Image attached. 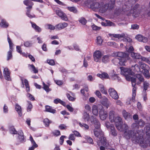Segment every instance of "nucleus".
Instances as JSON below:
<instances>
[{"instance_id": "nucleus-1", "label": "nucleus", "mask_w": 150, "mask_h": 150, "mask_svg": "<svg viewBox=\"0 0 150 150\" xmlns=\"http://www.w3.org/2000/svg\"><path fill=\"white\" fill-rule=\"evenodd\" d=\"M109 115L110 122H115V126L119 131L124 132V136L126 139H131L133 143H139L140 146L143 148L146 147L148 145L150 146V127H146L147 138L144 139L143 135L144 133L143 130L137 131L136 133L132 130L127 131L129 128L128 125L125 123L123 124L120 117L119 116L115 117V112L113 111H110Z\"/></svg>"}, {"instance_id": "nucleus-2", "label": "nucleus", "mask_w": 150, "mask_h": 150, "mask_svg": "<svg viewBox=\"0 0 150 150\" xmlns=\"http://www.w3.org/2000/svg\"><path fill=\"white\" fill-rule=\"evenodd\" d=\"M90 120L94 125L95 128L93 132L95 136L99 138L97 142L98 145L100 147V150H105L107 147L108 144L106 142V138L103 137V132L100 129L99 122L93 116L91 117Z\"/></svg>"}, {"instance_id": "nucleus-3", "label": "nucleus", "mask_w": 150, "mask_h": 150, "mask_svg": "<svg viewBox=\"0 0 150 150\" xmlns=\"http://www.w3.org/2000/svg\"><path fill=\"white\" fill-rule=\"evenodd\" d=\"M120 69L121 74L125 77L127 81H131L132 86H136L137 80H139L141 82L144 81L143 78L140 74H136L135 77L132 76L134 75V73L130 68L121 67Z\"/></svg>"}, {"instance_id": "nucleus-4", "label": "nucleus", "mask_w": 150, "mask_h": 150, "mask_svg": "<svg viewBox=\"0 0 150 150\" xmlns=\"http://www.w3.org/2000/svg\"><path fill=\"white\" fill-rule=\"evenodd\" d=\"M114 57L121 58L120 59L119 64L121 65H125L127 64V61L129 60L130 58L129 54L126 53L122 52H116L113 54Z\"/></svg>"}, {"instance_id": "nucleus-5", "label": "nucleus", "mask_w": 150, "mask_h": 150, "mask_svg": "<svg viewBox=\"0 0 150 150\" xmlns=\"http://www.w3.org/2000/svg\"><path fill=\"white\" fill-rule=\"evenodd\" d=\"M115 0H110L109 4H104L103 2L100 3L98 11L101 13H105L108 9L111 10L115 7Z\"/></svg>"}, {"instance_id": "nucleus-6", "label": "nucleus", "mask_w": 150, "mask_h": 150, "mask_svg": "<svg viewBox=\"0 0 150 150\" xmlns=\"http://www.w3.org/2000/svg\"><path fill=\"white\" fill-rule=\"evenodd\" d=\"M108 36L112 40H115V38H117L119 39L122 38V40L123 42H129L132 41V40L128 37H126L124 34H108Z\"/></svg>"}, {"instance_id": "nucleus-7", "label": "nucleus", "mask_w": 150, "mask_h": 150, "mask_svg": "<svg viewBox=\"0 0 150 150\" xmlns=\"http://www.w3.org/2000/svg\"><path fill=\"white\" fill-rule=\"evenodd\" d=\"M140 64V67L144 71L143 72L144 74L145 77L147 78H149L150 76L149 73V66L144 63Z\"/></svg>"}, {"instance_id": "nucleus-8", "label": "nucleus", "mask_w": 150, "mask_h": 150, "mask_svg": "<svg viewBox=\"0 0 150 150\" xmlns=\"http://www.w3.org/2000/svg\"><path fill=\"white\" fill-rule=\"evenodd\" d=\"M103 108V107L100 104L93 105L92 106V112L94 115L98 116V109L100 110Z\"/></svg>"}, {"instance_id": "nucleus-9", "label": "nucleus", "mask_w": 150, "mask_h": 150, "mask_svg": "<svg viewBox=\"0 0 150 150\" xmlns=\"http://www.w3.org/2000/svg\"><path fill=\"white\" fill-rule=\"evenodd\" d=\"M133 87L132 89V98H128L127 101V103L128 105L131 104L132 102H134L135 101V97L136 96V92L137 90V87L136 86H132Z\"/></svg>"}, {"instance_id": "nucleus-10", "label": "nucleus", "mask_w": 150, "mask_h": 150, "mask_svg": "<svg viewBox=\"0 0 150 150\" xmlns=\"http://www.w3.org/2000/svg\"><path fill=\"white\" fill-rule=\"evenodd\" d=\"M18 138L17 139V144L24 142H25V139L24 138L23 133L21 130H20L18 131Z\"/></svg>"}, {"instance_id": "nucleus-11", "label": "nucleus", "mask_w": 150, "mask_h": 150, "mask_svg": "<svg viewBox=\"0 0 150 150\" xmlns=\"http://www.w3.org/2000/svg\"><path fill=\"white\" fill-rule=\"evenodd\" d=\"M99 114L100 119L102 120H105L108 117V113L107 111L105 110L103 108L100 110Z\"/></svg>"}, {"instance_id": "nucleus-12", "label": "nucleus", "mask_w": 150, "mask_h": 150, "mask_svg": "<svg viewBox=\"0 0 150 150\" xmlns=\"http://www.w3.org/2000/svg\"><path fill=\"white\" fill-rule=\"evenodd\" d=\"M108 93L110 96L113 99L117 100L119 98V96L117 91L112 88H110L108 90Z\"/></svg>"}, {"instance_id": "nucleus-13", "label": "nucleus", "mask_w": 150, "mask_h": 150, "mask_svg": "<svg viewBox=\"0 0 150 150\" xmlns=\"http://www.w3.org/2000/svg\"><path fill=\"white\" fill-rule=\"evenodd\" d=\"M101 56V52L99 50H96L93 53L94 60L96 62H100Z\"/></svg>"}, {"instance_id": "nucleus-14", "label": "nucleus", "mask_w": 150, "mask_h": 150, "mask_svg": "<svg viewBox=\"0 0 150 150\" xmlns=\"http://www.w3.org/2000/svg\"><path fill=\"white\" fill-rule=\"evenodd\" d=\"M139 6V5L138 4L136 5L133 8V9H131L130 11H129V10H127V9L128 8L127 7H126V9H123V11L125 12V14L127 15L128 16H129L131 14H133V15L134 16V12L136 11V9H137V8Z\"/></svg>"}, {"instance_id": "nucleus-15", "label": "nucleus", "mask_w": 150, "mask_h": 150, "mask_svg": "<svg viewBox=\"0 0 150 150\" xmlns=\"http://www.w3.org/2000/svg\"><path fill=\"white\" fill-rule=\"evenodd\" d=\"M56 13L62 20L65 21H67L68 20L66 15L61 10L58 9L56 10Z\"/></svg>"}, {"instance_id": "nucleus-16", "label": "nucleus", "mask_w": 150, "mask_h": 150, "mask_svg": "<svg viewBox=\"0 0 150 150\" xmlns=\"http://www.w3.org/2000/svg\"><path fill=\"white\" fill-rule=\"evenodd\" d=\"M102 100H103L101 102V103L106 108H108L110 104L108 99L105 96H104L102 97Z\"/></svg>"}, {"instance_id": "nucleus-17", "label": "nucleus", "mask_w": 150, "mask_h": 150, "mask_svg": "<svg viewBox=\"0 0 150 150\" xmlns=\"http://www.w3.org/2000/svg\"><path fill=\"white\" fill-rule=\"evenodd\" d=\"M3 74L5 79L8 81L11 80V78L10 76V72L7 68H5L4 69Z\"/></svg>"}, {"instance_id": "nucleus-18", "label": "nucleus", "mask_w": 150, "mask_h": 150, "mask_svg": "<svg viewBox=\"0 0 150 150\" xmlns=\"http://www.w3.org/2000/svg\"><path fill=\"white\" fill-rule=\"evenodd\" d=\"M100 3H93L91 5V8L94 11H98Z\"/></svg>"}, {"instance_id": "nucleus-19", "label": "nucleus", "mask_w": 150, "mask_h": 150, "mask_svg": "<svg viewBox=\"0 0 150 150\" xmlns=\"http://www.w3.org/2000/svg\"><path fill=\"white\" fill-rule=\"evenodd\" d=\"M135 38L139 41L143 42H147L148 41V39L146 38L145 37L141 35H136Z\"/></svg>"}, {"instance_id": "nucleus-20", "label": "nucleus", "mask_w": 150, "mask_h": 150, "mask_svg": "<svg viewBox=\"0 0 150 150\" xmlns=\"http://www.w3.org/2000/svg\"><path fill=\"white\" fill-rule=\"evenodd\" d=\"M68 24L66 23H60L56 25V28L60 30L67 27Z\"/></svg>"}, {"instance_id": "nucleus-21", "label": "nucleus", "mask_w": 150, "mask_h": 150, "mask_svg": "<svg viewBox=\"0 0 150 150\" xmlns=\"http://www.w3.org/2000/svg\"><path fill=\"white\" fill-rule=\"evenodd\" d=\"M131 57L134 59H139L141 57V55L139 53H135L133 52H131Z\"/></svg>"}, {"instance_id": "nucleus-22", "label": "nucleus", "mask_w": 150, "mask_h": 150, "mask_svg": "<svg viewBox=\"0 0 150 150\" xmlns=\"http://www.w3.org/2000/svg\"><path fill=\"white\" fill-rule=\"evenodd\" d=\"M23 3L25 5L28 6L26 7L27 9H31L32 6L33 5V2L29 0H25L23 1Z\"/></svg>"}, {"instance_id": "nucleus-23", "label": "nucleus", "mask_w": 150, "mask_h": 150, "mask_svg": "<svg viewBox=\"0 0 150 150\" xmlns=\"http://www.w3.org/2000/svg\"><path fill=\"white\" fill-rule=\"evenodd\" d=\"M0 26L2 28H7L9 26V24L5 19H2L0 23Z\"/></svg>"}, {"instance_id": "nucleus-24", "label": "nucleus", "mask_w": 150, "mask_h": 150, "mask_svg": "<svg viewBox=\"0 0 150 150\" xmlns=\"http://www.w3.org/2000/svg\"><path fill=\"white\" fill-rule=\"evenodd\" d=\"M70 93L71 94L68 93L66 94L68 99L71 101H75L76 99V98L74 97L75 94L71 92H70Z\"/></svg>"}, {"instance_id": "nucleus-25", "label": "nucleus", "mask_w": 150, "mask_h": 150, "mask_svg": "<svg viewBox=\"0 0 150 150\" xmlns=\"http://www.w3.org/2000/svg\"><path fill=\"white\" fill-rule=\"evenodd\" d=\"M122 114L125 119L127 120L132 118V116L130 113L127 112L125 110H122Z\"/></svg>"}, {"instance_id": "nucleus-26", "label": "nucleus", "mask_w": 150, "mask_h": 150, "mask_svg": "<svg viewBox=\"0 0 150 150\" xmlns=\"http://www.w3.org/2000/svg\"><path fill=\"white\" fill-rule=\"evenodd\" d=\"M32 27L35 31L38 32H40L42 30L38 26H37L35 23L31 22Z\"/></svg>"}, {"instance_id": "nucleus-27", "label": "nucleus", "mask_w": 150, "mask_h": 150, "mask_svg": "<svg viewBox=\"0 0 150 150\" xmlns=\"http://www.w3.org/2000/svg\"><path fill=\"white\" fill-rule=\"evenodd\" d=\"M110 132V134L113 136H116L117 135V132L113 126H111Z\"/></svg>"}, {"instance_id": "nucleus-28", "label": "nucleus", "mask_w": 150, "mask_h": 150, "mask_svg": "<svg viewBox=\"0 0 150 150\" xmlns=\"http://www.w3.org/2000/svg\"><path fill=\"white\" fill-rule=\"evenodd\" d=\"M101 24L102 26H112L113 23L109 21L105 20V21L102 22Z\"/></svg>"}, {"instance_id": "nucleus-29", "label": "nucleus", "mask_w": 150, "mask_h": 150, "mask_svg": "<svg viewBox=\"0 0 150 150\" xmlns=\"http://www.w3.org/2000/svg\"><path fill=\"white\" fill-rule=\"evenodd\" d=\"M97 76L103 79H108L109 78L108 74L105 73H103L101 74H97Z\"/></svg>"}, {"instance_id": "nucleus-30", "label": "nucleus", "mask_w": 150, "mask_h": 150, "mask_svg": "<svg viewBox=\"0 0 150 150\" xmlns=\"http://www.w3.org/2000/svg\"><path fill=\"white\" fill-rule=\"evenodd\" d=\"M15 109L18 112L19 115L20 116L22 114V109L21 106L18 104L16 103L15 104Z\"/></svg>"}, {"instance_id": "nucleus-31", "label": "nucleus", "mask_w": 150, "mask_h": 150, "mask_svg": "<svg viewBox=\"0 0 150 150\" xmlns=\"http://www.w3.org/2000/svg\"><path fill=\"white\" fill-rule=\"evenodd\" d=\"M45 110L47 112H49L52 113H55L56 110L52 108V107L49 106H45Z\"/></svg>"}, {"instance_id": "nucleus-32", "label": "nucleus", "mask_w": 150, "mask_h": 150, "mask_svg": "<svg viewBox=\"0 0 150 150\" xmlns=\"http://www.w3.org/2000/svg\"><path fill=\"white\" fill-rule=\"evenodd\" d=\"M83 118L85 121L88 122L90 120V116L88 113L86 112H84L83 113Z\"/></svg>"}, {"instance_id": "nucleus-33", "label": "nucleus", "mask_w": 150, "mask_h": 150, "mask_svg": "<svg viewBox=\"0 0 150 150\" xmlns=\"http://www.w3.org/2000/svg\"><path fill=\"white\" fill-rule=\"evenodd\" d=\"M91 59V57L90 56H87L85 57L84 59L83 65L85 67H86L88 65L87 61H89Z\"/></svg>"}, {"instance_id": "nucleus-34", "label": "nucleus", "mask_w": 150, "mask_h": 150, "mask_svg": "<svg viewBox=\"0 0 150 150\" xmlns=\"http://www.w3.org/2000/svg\"><path fill=\"white\" fill-rule=\"evenodd\" d=\"M79 125L80 127L85 130H88L89 129V126L86 124L84 123H81V122H79Z\"/></svg>"}, {"instance_id": "nucleus-35", "label": "nucleus", "mask_w": 150, "mask_h": 150, "mask_svg": "<svg viewBox=\"0 0 150 150\" xmlns=\"http://www.w3.org/2000/svg\"><path fill=\"white\" fill-rule=\"evenodd\" d=\"M31 9H27V11L26 12V15L29 18H35V16L34 14H31L30 11Z\"/></svg>"}, {"instance_id": "nucleus-36", "label": "nucleus", "mask_w": 150, "mask_h": 150, "mask_svg": "<svg viewBox=\"0 0 150 150\" xmlns=\"http://www.w3.org/2000/svg\"><path fill=\"white\" fill-rule=\"evenodd\" d=\"M110 58L108 56L105 55L102 58V61L104 63H106L109 61Z\"/></svg>"}, {"instance_id": "nucleus-37", "label": "nucleus", "mask_w": 150, "mask_h": 150, "mask_svg": "<svg viewBox=\"0 0 150 150\" xmlns=\"http://www.w3.org/2000/svg\"><path fill=\"white\" fill-rule=\"evenodd\" d=\"M45 27L46 29L50 30H54L56 28V26L55 27L52 25L50 24H46L45 25Z\"/></svg>"}, {"instance_id": "nucleus-38", "label": "nucleus", "mask_w": 150, "mask_h": 150, "mask_svg": "<svg viewBox=\"0 0 150 150\" xmlns=\"http://www.w3.org/2000/svg\"><path fill=\"white\" fill-rule=\"evenodd\" d=\"M43 122L45 126L48 127L49 126L50 124L51 123V121L49 120L48 118H46L44 119Z\"/></svg>"}, {"instance_id": "nucleus-39", "label": "nucleus", "mask_w": 150, "mask_h": 150, "mask_svg": "<svg viewBox=\"0 0 150 150\" xmlns=\"http://www.w3.org/2000/svg\"><path fill=\"white\" fill-rule=\"evenodd\" d=\"M29 139L32 144V145L35 147H38V145L36 143L32 137L30 135Z\"/></svg>"}, {"instance_id": "nucleus-40", "label": "nucleus", "mask_w": 150, "mask_h": 150, "mask_svg": "<svg viewBox=\"0 0 150 150\" xmlns=\"http://www.w3.org/2000/svg\"><path fill=\"white\" fill-rule=\"evenodd\" d=\"M54 102L56 104L59 103L63 105L65 104V103L64 101L58 98L54 99Z\"/></svg>"}, {"instance_id": "nucleus-41", "label": "nucleus", "mask_w": 150, "mask_h": 150, "mask_svg": "<svg viewBox=\"0 0 150 150\" xmlns=\"http://www.w3.org/2000/svg\"><path fill=\"white\" fill-rule=\"evenodd\" d=\"M7 40L8 42L9 47H10V50H12L13 49V43H12L11 40L10 38L8 35L7 37Z\"/></svg>"}, {"instance_id": "nucleus-42", "label": "nucleus", "mask_w": 150, "mask_h": 150, "mask_svg": "<svg viewBox=\"0 0 150 150\" xmlns=\"http://www.w3.org/2000/svg\"><path fill=\"white\" fill-rule=\"evenodd\" d=\"M42 83L43 84V88L47 92H49L51 91V90L49 88V86L45 84L43 82Z\"/></svg>"}, {"instance_id": "nucleus-43", "label": "nucleus", "mask_w": 150, "mask_h": 150, "mask_svg": "<svg viewBox=\"0 0 150 150\" xmlns=\"http://www.w3.org/2000/svg\"><path fill=\"white\" fill-rule=\"evenodd\" d=\"M30 67L33 71L34 73H37L38 72V70L37 68H36L34 65L33 64H29L28 67Z\"/></svg>"}, {"instance_id": "nucleus-44", "label": "nucleus", "mask_w": 150, "mask_h": 150, "mask_svg": "<svg viewBox=\"0 0 150 150\" xmlns=\"http://www.w3.org/2000/svg\"><path fill=\"white\" fill-rule=\"evenodd\" d=\"M134 71L138 72L140 71V68L139 65L137 64H136L134 66L132 67L131 70H134Z\"/></svg>"}, {"instance_id": "nucleus-45", "label": "nucleus", "mask_w": 150, "mask_h": 150, "mask_svg": "<svg viewBox=\"0 0 150 150\" xmlns=\"http://www.w3.org/2000/svg\"><path fill=\"white\" fill-rule=\"evenodd\" d=\"M79 22L82 25H85L87 23V21L84 18H81L79 19Z\"/></svg>"}, {"instance_id": "nucleus-46", "label": "nucleus", "mask_w": 150, "mask_h": 150, "mask_svg": "<svg viewBox=\"0 0 150 150\" xmlns=\"http://www.w3.org/2000/svg\"><path fill=\"white\" fill-rule=\"evenodd\" d=\"M28 103L27 110L28 112H29L31 110V109L33 108V106L30 102L28 101Z\"/></svg>"}, {"instance_id": "nucleus-47", "label": "nucleus", "mask_w": 150, "mask_h": 150, "mask_svg": "<svg viewBox=\"0 0 150 150\" xmlns=\"http://www.w3.org/2000/svg\"><path fill=\"white\" fill-rule=\"evenodd\" d=\"M67 8L69 11L71 12H73L74 13H76L77 12V10L76 9L73 7H68Z\"/></svg>"}, {"instance_id": "nucleus-48", "label": "nucleus", "mask_w": 150, "mask_h": 150, "mask_svg": "<svg viewBox=\"0 0 150 150\" xmlns=\"http://www.w3.org/2000/svg\"><path fill=\"white\" fill-rule=\"evenodd\" d=\"M33 44L32 41H27L24 43V45L26 47H29L31 46Z\"/></svg>"}, {"instance_id": "nucleus-49", "label": "nucleus", "mask_w": 150, "mask_h": 150, "mask_svg": "<svg viewBox=\"0 0 150 150\" xmlns=\"http://www.w3.org/2000/svg\"><path fill=\"white\" fill-rule=\"evenodd\" d=\"M10 132L11 134H18V132H17L13 127H11L10 129Z\"/></svg>"}, {"instance_id": "nucleus-50", "label": "nucleus", "mask_w": 150, "mask_h": 150, "mask_svg": "<svg viewBox=\"0 0 150 150\" xmlns=\"http://www.w3.org/2000/svg\"><path fill=\"white\" fill-rule=\"evenodd\" d=\"M59 128L61 130H66L67 129V126L65 124H62L59 126Z\"/></svg>"}, {"instance_id": "nucleus-51", "label": "nucleus", "mask_w": 150, "mask_h": 150, "mask_svg": "<svg viewBox=\"0 0 150 150\" xmlns=\"http://www.w3.org/2000/svg\"><path fill=\"white\" fill-rule=\"evenodd\" d=\"M131 127L133 129H138V125L137 122L136 121L135 123L132 124Z\"/></svg>"}, {"instance_id": "nucleus-52", "label": "nucleus", "mask_w": 150, "mask_h": 150, "mask_svg": "<svg viewBox=\"0 0 150 150\" xmlns=\"http://www.w3.org/2000/svg\"><path fill=\"white\" fill-rule=\"evenodd\" d=\"M103 42V40L100 36H98L97 38V43L99 45H101Z\"/></svg>"}, {"instance_id": "nucleus-53", "label": "nucleus", "mask_w": 150, "mask_h": 150, "mask_svg": "<svg viewBox=\"0 0 150 150\" xmlns=\"http://www.w3.org/2000/svg\"><path fill=\"white\" fill-rule=\"evenodd\" d=\"M66 138L67 137L64 135L60 137L59 139V143L60 144L62 145L63 144L64 142V139Z\"/></svg>"}, {"instance_id": "nucleus-54", "label": "nucleus", "mask_w": 150, "mask_h": 150, "mask_svg": "<svg viewBox=\"0 0 150 150\" xmlns=\"http://www.w3.org/2000/svg\"><path fill=\"white\" fill-rule=\"evenodd\" d=\"M52 134L54 136H58L60 135V132L58 130H55L52 132Z\"/></svg>"}, {"instance_id": "nucleus-55", "label": "nucleus", "mask_w": 150, "mask_h": 150, "mask_svg": "<svg viewBox=\"0 0 150 150\" xmlns=\"http://www.w3.org/2000/svg\"><path fill=\"white\" fill-rule=\"evenodd\" d=\"M149 86V83L146 81H145L144 83V90L146 91L147 90Z\"/></svg>"}, {"instance_id": "nucleus-56", "label": "nucleus", "mask_w": 150, "mask_h": 150, "mask_svg": "<svg viewBox=\"0 0 150 150\" xmlns=\"http://www.w3.org/2000/svg\"><path fill=\"white\" fill-rule=\"evenodd\" d=\"M26 96L30 100H35V99L33 96L29 93H28L26 95Z\"/></svg>"}, {"instance_id": "nucleus-57", "label": "nucleus", "mask_w": 150, "mask_h": 150, "mask_svg": "<svg viewBox=\"0 0 150 150\" xmlns=\"http://www.w3.org/2000/svg\"><path fill=\"white\" fill-rule=\"evenodd\" d=\"M92 28L93 30L96 31L99 30L101 29L100 27L97 26L94 24H93L92 25Z\"/></svg>"}, {"instance_id": "nucleus-58", "label": "nucleus", "mask_w": 150, "mask_h": 150, "mask_svg": "<svg viewBox=\"0 0 150 150\" xmlns=\"http://www.w3.org/2000/svg\"><path fill=\"white\" fill-rule=\"evenodd\" d=\"M12 50H9L8 52V56L7 60H8L12 57Z\"/></svg>"}, {"instance_id": "nucleus-59", "label": "nucleus", "mask_w": 150, "mask_h": 150, "mask_svg": "<svg viewBox=\"0 0 150 150\" xmlns=\"http://www.w3.org/2000/svg\"><path fill=\"white\" fill-rule=\"evenodd\" d=\"M138 126H140L143 127L145 125V123L144 121L142 120H140L138 122H137Z\"/></svg>"}, {"instance_id": "nucleus-60", "label": "nucleus", "mask_w": 150, "mask_h": 150, "mask_svg": "<svg viewBox=\"0 0 150 150\" xmlns=\"http://www.w3.org/2000/svg\"><path fill=\"white\" fill-rule=\"evenodd\" d=\"M95 94L98 98H102L101 93L99 91L96 90V91Z\"/></svg>"}, {"instance_id": "nucleus-61", "label": "nucleus", "mask_w": 150, "mask_h": 150, "mask_svg": "<svg viewBox=\"0 0 150 150\" xmlns=\"http://www.w3.org/2000/svg\"><path fill=\"white\" fill-rule=\"evenodd\" d=\"M120 59L117 58H115L112 60V62L115 65L117 64H119Z\"/></svg>"}, {"instance_id": "nucleus-62", "label": "nucleus", "mask_w": 150, "mask_h": 150, "mask_svg": "<svg viewBox=\"0 0 150 150\" xmlns=\"http://www.w3.org/2000/svg\"><path fill=\"white\" fill-rule=\"evenodd\" d=\"M47 63L51 65H53L54 64V61L53 59H47Z\"/></svg>"}, {"instance_id": "nucleus-63", "label": "nucleus", "mask_w": 150, "mask_h": 150, "mask_svg": "<svg viewBox=\"0 0 150 150\" xmlns=\"http://www.w3.org/2000/svg\"><path fill=\"white\" fill-rule=\"evenodd\" d=\"M3 112L5 113H7L8 112V107L6 104L4 105L3 108Z\"/></svg>"}, {"instance_id": "nucleus-64", "label": "nucleus", "mask_w": 150, "mask_h": 150, "mask_svg": "<svg viewBox=\"0 0 150 150\" xmlns=\"http://www.w3.org/2000/svg\"><path fill=\"white\" fill-rule=\"evenodd\" d=\"M66 108L70 112H72L74 111L73 108L69 105H66Z\"/></svg>"}]
</instances>
